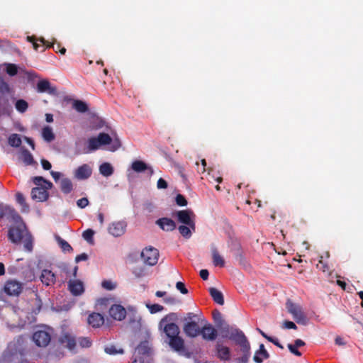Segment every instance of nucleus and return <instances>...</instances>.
<instances>
[{
	"label": "nucleus",
	"instance_id": "7c9ffc66",
	"mask_svg": "<svg viewBox=\"0 0 363 363\" xmlns=\"http://www.w3.org/2000/svg\"><path fill=\"white\" fill-rule=\"evenodd\" d=\"M100 173L104 177H109L113 173V168L111 164L104 162L99 167Z\"/></svg>",
	"mask_w": 363,
	"mask_h": 363
},
{
	"label": "nucleus",
	"instance_id": "20e7f679",
	"mask_svg": "<svg viewBox=\"0 0 363 363\" xmlns=\"http://www.w3.org/2000/svg\"><path fill=\"white\" fill-rule=\"evenodd\" d=\"M33 182L37 186L32 189V199L41 202L46 201L49 196L48 190L52 187V182L40 176L33 177Z\"/></svg>",
	"mask_w": 363,
	"mask_h": 363
},
{
	"label": "nucleus",
	"instance_id": "052dcab7",
	"mask_svg": "<svg viewBox=\"0 0 363 363\" xmlns=\"http://www.w3.org/2000/svg\"><path fill=\"white\" fill-rule=\"evenodd\" d=\"M283 325H284V328H286V329H294L295 330L297 328L296 324L292 321L285 320L284 322Z\"/></svg>",
	"mask_w": 363,
	"mask_h": 363
},
{
	"label": "nucleus",
	"instance_id": "603ef678",
	"mask_svg": "<svg viewBox=\"0 0 363 363\" xmlns=\"http://www.w3.org/2000/svg\"><path fill=\"white\" fill-rule=\"evenodd\" d=\"M175 201L179 206H186L188 203L186 198L182 194H177Z\"/></svg>",
	"mask_w": 363,
	"mask_h": 363
},
{
	"label": "nucleus",
	"instance_id": "79ce46f5",
	"mask_svg": "<svg viewBox=\"0 0 363 363\" xmlns=\"http://www.w3.org/2000/svg\"><path fill=\"white\" fill-rule=\"evenodd\" d=\"M178 230L180 234L185 238H189L191 236V228L186 225H179Z\"/></svg>",
	"mask_w": 363,
	"mask_h": 363
},
{
	"label": "nucleus",
	"instance_id": "5701e85b",
	"mask_svg": "<svg viewBox=\"0 0 363 363\" xmlns=\"http://www.w3.org/2000/svg\"><path fill=\"white\" fill-rule=\"evenodd\" d=\"M40 280L46 286L55 284L56 281L55 274L49 269H43L41 272Z\"/></svg>",
	"mask_w": 363,
	"mask_h": 363
},
{
	"label": "nucleus",
	"instance_id": "4c0bfd02",
	"mask_svg": "<svg viewBox=\"0 0 363 363\" xmlns=\"http://www.w3.org/2000/svg\"><path fill=\"white\" fill-rule=\"evenodd\" d=\"M55 239L64 252H72L73 250L72 247L66 240L61 238L59 235H56Z\"/></svg>",
	"mask_w": 363,
	"mask_h": 363
},
{
	"label": "nucleus",
	"instance_id": "58836bf2",
	"mask_svg": "<svg viewBox=\"0 0 363 363\" xmlns=\"http://www.w3.org/2000/svg\"><path fill=\"white\" fill-rule=\"evenodd\" d=\"M104 351L106 354L110 355H116L117 354H123L124 350L122 348H117L113 345H110L104 348Z\"/></svg>",
	"mask_w": 363,
	"mask_h": 363
},
{
	"label": "nucleus",
	"instance_id": "6ab92c4d",
	"mask_svg": "<svg viewBox=\"0 0 363 363\" xmlns=\"http://www.w3.org/2000/svg\"><path fill=\"white\" fill-rule=\"evenodd\" d=\"M217 357L222 361H228L230 359V350L227 346H224L218 342L216 345Z\"/></svg>",
	"mask_w": 363,
	"mask_h": 363
},
{
	"label": "nucleus",
	"instance_id": "c756f323",
	"mask_svg": "<svg viewBox=\"0 0 363 363\" xmlns=\"http://www.w3.org/2000/svg\"><path fill=\"white\" fill-rule=\"evenodd\" d=\"M72 107L79 113H86L89 110L86 103L81 100H74Z\"/></svg>",
	"mask_w": 363,
	"mask_h": 363
},
{
	"label": "nucleus",
	"instance_id": "49530a36",
	"mask_svg": "<svg viewBox=\"0 0 363 363\" xmlns=\"http://www.w3.org/2000/svg\"><path fill=\"white\" fill-rule=\"evenodd\" d=\"M101 286L104 289L108 290V291H111V290H113L114 289H116V284L111 281V280H104L101 282Z\"/></svg>",
	"mask_w": 363,
	"mask_h": 363
},
{
	"label": "nucleus",
	"instance_id": "4d7b16f0",
	"mask_svg": "<svg viewBox=\"0 0 363 363\" xmlns=\"http://www.w3.org/2000/svg\"><path fill=\"white\" fill-rule=\"evenodd\" d=\"M287 347H288V348H289V351H290L292 354H294V355L298 356V357L301 356V353L298 350V349H297L298 347H296V345H295L294 344V345H292V344H289V345H287Z\"/></svg>",
	"mask_w": 363,
	"mask_h": 363
},
{
	"label": "nucleus",
	"instance_id": "13d9d810",
	"mask_svg": "<svg viewBox=\"0 0 363 363\" xmlns=\"http://www.w3.org/2000/svg\"><path fill=\"white\" fill-rule=\"evenodd\" d=\"M168 186L167 182L162 178H160L157 182V187L158 189H167Z\"/></svg>",
	"mask_w": 363,
	"mask_h": 363
},
{
	"label": "nucleus",
	"instance_id": "72a5a7b5",
	"mask_svg": "<svg viewBox=\"0 0 363 363\" xmlns=\"http://www.w3.org/2000/svg\"><path fill=\"white\" fill-rule=\"evenodd\" d=\"M8 143L11 147H18L21 146L22 141L19 135L13 133L9 137Z\"/></svg>",
	"mask_w": 363,
	"mask_h": 363
},
{
	"label": "nucleus",
	"instance_id": "8fccbe9b",
	"mask_svg": "<svg viewBox=\"0 0 363 363\" xmlns=\"http://www.w3.org/2000/svg\"><path fill=\"white\" fill-rule=\"evenodd\" d=\"M236 260L239 262V264L245 267L248 265V263L242 255V252H238L235 255Z\"/></svg>",
	"mask_w": 363,
	"mask_h": 363
},
{
	"label": "nucleus",
	"instance_id": "5fc2aeb1",
	"mask_svg": "<svg viewBox=\"0 0 363 363\" xmlns=\"http://www.w3.org/2000/svg\"><path fill=\"white\" fill-rule=\"evenodd\" d=\"M176 288L179 290L182 294H186L188 293V290L186 288L184 284L182 281H178L176 284Z\"/></svg>",
	"mask_w": 363,
	"mask_h": 363
},
{
	"label": "nucleus",
	"instance_id": "473e14b6",
	"mask_svg": "<svg viewBox=\"0 0 363 363\" xmlns=\"http://www.w3.org/2000/svg\"><path fill=\"white\" fill-rule=\"evenodd\" d=\"M42 136L47 142H51L55 139V134L50 127L46 126L43 128Z\"/></svg>",
	"mask_w": 363,
	"mask_h": 363
},
{
	"label": "nucleus",
	"instance_id": "774afa93",
	"mask_svg": "<svg viewBox=\"0 0 363 363\" xmlns=\"http://www.w3.org/2000/svg\"><path fill=\"white\" fill-rule=\"evenodd\" d=\"M294 345H296V347H300L304 346L306 345V343L304 341H303L301 339H296L294 341Z\"/></svg>",
	"mask_w": 363,
	"mask_h": 363
},
{
	"label": "nucleus",
	"instance_id": "864d4df0",
	"mask_svg": "<svg viewBox=\"0 0 363 363\" xmlns=\"http://www.w3.org/2000/svg\"><path fill=\"white\" fill-rule=\"evenodd\" d=\"M89 200L86 197H84V198H82L80 199H79L77 201V205L78 207L81 208H84L85 207H86L88 205H89Z\"/></svg>",
	"mask_w": 363,
	"mask_h": 363
},
{
	"label": "nucleus",
	"instance_id": "a878e982",
	"mask_svg": "<svg viewBox=\"0 0 363 363\" xmlns=\"http://www.w3.org/2000/svg\"><path fill=\"white\" fill-rule=\"evenodd\" d=\"M269 357V354L268 352L265 350L264 345L261 344L259 345V349L255 352V354L253 357V360L256 363H262L264 359H268Z\"/></svg>",
	"mask_w": 363,
	"mask_h": 363
},
{
	"label": "nucleus",
	"instance_id": "aec40b11",
	"mask_svg": "<svg viewBox=\"0 0 363 363\" xmlns=\"http://www.w3.org/2000/svg\"><path fill=\"white\" fill-rule=\"evenodd\" d=\"M131 167L133 171L138 173L148 172V175L152 176L154 174L153 169L148 166L145 162L141 160H135L132 163Z\"/></svg>",
	"mask_w": 363,
	"mask_h": 363
},
{
	"label": "nucleus",
	"instance_id": "dca6fc26",
	"mask_svg": "<svg viewBox=\"0 0 363 363\" xmlns=\"http://www.w3.org/2000/svg\"><path fill=\"white\" fill-rule=\"evenodd\" d=\"M109 314L113 319L122 320L125 318L126 311L121 305L114 304L110 308Z\"/></svg>",
	"mask_w": 363,
	"mask_h": 363
},
{
	"label": "nucleus",
	"instance_id": "338daca9",
	"mask_svg": "<svg viewBox=\"0 0 363 363\" xmlns=\"http://www.w3.org/2000/svg\"><path fill=\"white\" fill-rule=\"evenodd\" d=\"M50 174L52 175V178L54 179V180L55 182H57L60 179V176H61V173L60 172H55V171H51L50 172Z\"/></svg>",
	"mask_w": 363,
	"mask_h": 363
},
{
	"label": "nucleus",
	"instance_id": "680f3d73",
	"mask_svg": "<svg viewBox=\"0 0 363 363\" xmlns=\"http://www.w3.org/2000/svg\"><path fill=\"white\" fill-rule=\"evenodd\" d=\"M164 302L167 304L174 305V304L178 303L179 301L173 296H169V297H166L164 299Z\"/></svg>",
	"mask_w": 363,
	"mask_h": 363
},
{
	"label": "nucleus",
	"instance_id": "4be33fe9",
	"mask_svg": "<svg viewBox=\"0 0 363 363\" xmlns=\"http://www.w3.org/2000/svg\"><path fill=\"white\" fill-rule=\"evenodd\" d=\"M37 91L39 93L48 92L50 94H53L56 93L57 89L51 86V84L48 79H42L37 84Z\"/></svg>",
	"mask_w": 363,
	"mask_h": 363
},
{
	"label": "nucleus",
	"instance_id": "7ed1b4c3",
	"mask_svg": "<svg viewBox=\"0 0 363 363\" xmlns=\"http://www.w3.org/2000/svg\"><path fill=\"white\" fill-rule=\"evenodd\" d=\"M163 331L169 339V347L176 352L184 350V340L179 336L180 330L176 323H166L162 325Z\"/></svg>",
	"mask_w": 363,
	"mask_h": 363
},
{
	"label": "nucleus",
	"instance_id": "f257e3e1",
	"mask_svg": "<svg viewBox=\"0 0 363 363\" xmlns=\"http://www.w3.org/2000/svg\"><path fill=\"white\" fill-rule=\"evenodd\" d=\"M213 319L216 328L219 330L223 338H228L233 341L240 347L242 352L241 357L235 359L237 363H248L250 357V344L244 333L237 328H233L228 324L223 318L221 313L215 309L212 312Z\"/></svg>",
	"mask_w": 363,
	"mask_h": 363
},
{
	"label": "nucleus",
	"instance_id": "c85d7f7f",
	"mask_svg": "<svg viewBox=\"0 0 363 363\" xmlns=\"http://www.w3.org/2000/svg\"><path fill=\"white\" fill-rule=\"evenodd\" d=\"M177 320V314L176 313H170L162 318L159 323V327L162 328V325L166 323H175L174 322H176Z\"/></svg>",
	"mask_w": 363,
	"mask_h": 363
},
{
	"label": "nucleus",
	"instance_id": "bf43d9fd",
	"mask_svg": "<svg viewBox=\"0 0 363 363\" xmlns=\"http://www.w3.org/2000/svg\"><path fill=\"white\" fill-rule=\"evenodd\" d=\"M322 258L323 257H321V259L319 260V263L317 264V267L322 270L323 272H325L329 270V268L328 266L322 261Z\"/></svg>",
	"mask_w": 363,
	"mask_h": 363
},
{
	"label": "nucleus",
	"instance_id": "b1692460",
	"mask_svg": "<svg viewBox=\"0 0 363 363\" xmlns=\"http://www.w3.org/2000/svg\"><path fill=\"white\" fill-rule=\"evenodd\" d=\"M156 224L165 231H172L176 228L175 222L169 218H160L156 221Z\"/></svg>",
	"mask_w": 363,
	"mask_h": 363
},
{
	"label": "nucleus",
	"instance_id": "f03ea898",
	"mask_svg": "<svg viewBox=\"0 0 363 363\" xmlns=\"http://www.w3.org/2000/svg\"><path fill=\"white\" fill-rule=\"evenodd\" d=\"M8 239L12 243L16 245L23 242L25 250L28 252L33 251V236L27 230L26 225L23 223L9 228L8 230Z\"/></svg>",
	"mask_w": 363,
	"mask_h": 363
},
{
	"label": "nucleus",
	"instance_id": "09e8293b",
	"mask_svg": "<svg viewBox=\"0 0 363 363\" xmlns=\"http://www.w3.org/2000/svg\"><path fill=\"white\" fill-rule=\"evenodd\" d=\"M13 354L11 352L6 351L0 359V363H9L13 360Z\"/></svg>",
	"mask_w": 363,
	"mask_h": 363
},
{
	"label": "nucleus",
	"instance_id": "2f4dec72",
	"mask_svg": "<svg viewBox=\"0 0 363 363\" xmlns=\"http://www.w3.org/2000/svg\"><path fill=\"white\" fill-rule=\"evenodd\" d=\"M12 92H13L12 88L4 79V78L0 75V94L2 95L11 94Z\"/></svg>",
	"mask_w": 363,
	"mask_h": 363
},
{
	"label": "nucleus",
	"instance_id": "f704fd0d",
	"mask_svg": "<svg viewBox=\"0 0 363 363\" xmlns=\"http://www.w3.org/2000/svg\"><path fill=\"white\" fill-rule=\"evenodd\" d=\"M15 108L21 113H25L28 108V104L24 99H18L15 103Z\"/></svg>",
	"mask_w": 363,
	"mask_h": 363
},
{
	"label": "nucleus",
	"instance_id": "c03bdc74",
	"mask_svg": "<svg viewBox=\"0 0 363 363\" xmlns=\"http://www.w3.org/2000/svg\"><path fill=\"white\" fill-rule=\"evenodd\" d=\"M4 65L6 66V72L9 76L13 77L17 74L18 67L16 65L12 63H5Z\"/></svg>",
	"mask_w": 363,
	"mask_h": 363
},
{
	"label": "nucleus",
	"instance_id": "37998d69",
	"mask_svg": "<svg viewBox=\"0 0 363 363\" xmlns=\"http://www.w3.org/2000/svg\"><path fill=\"white\" fill-rule=\"evenodd\" d=\"M28 41L33 43V48L38 51L39 50V48L41 46L38 42H40L43 45H45V41L43 38L36 39L34 36H28L27 37Z\"/></svg>",
	"mask_w": 363,
	"mask_h": 363
},
{
	"label": "nucleus",
	"instance_id": "f3484780",
	"mask_svg": "<svg viewBox=\"0 0 363 363\" xmlns=\"http://www.w3.org/2000/svg\"><path fill=\"white\" fill-rule=\"evenodd\" d=\"M68 289L70 293L75 296L82 295L84 291L83 282L80 280H69Z\"/></svg>",
	"mask_w": 363,
	"mask_h": 363
},
{
	"label": "nucleus",
	"instance_id": "bb28decb",
	"mask_svg": "<svg viewBox=\"0 0 363 363\" xmlns=\"http://www.w3.org/2000/svg\"><path fill=\"white\" fill-rule=\"evenodd\" d=\"M208 291L214 302L220 306L224 304V297L221 291L214 287L209 288Z\"/></svg>",
	"mask_w": 363,
	"mask_h": 363
},
{
	"label": "nucleus",
	"instance_id": "3c124183",
	"mask_svg": "<svg viewBox=\"0 0 363 363\" xmlns=\"http://www.w3.org/2000/svg\"><path fill=\"white\" fill-rule=\"evenodd\" d=\"M79 345L82 347L88 348L91 345V341L89 337H80L79 338Z\"/></svg>",
	"mask_w": 363,
	"mask_h": 363
},
{
	"label": "nucleus",
	"instance_id": "e433bc0d",
	"mask_svg": "<svg viewBox=\"0 0 363 363\" xmlns=\"http://www.w3.org/2000/svg\"><path fill=\"white\" fill-rule=\"evenodd\" d=\"M100 146L98 138H91L88 140V150L85 152L87 153L96 150Z\"/></svg>",
	"mask_w": 363,
	"mask_h": 363
},
{
	"label": "nucleus",
	"instance_id": "cd10ccee",
	"mask_svg": "<svg viewBox=\"0 0 363 363\" xmlns=\"http://www.w3.org/2000/svg\"><path fill=\"white\" fill-rule=\"evenodd\" d=\"M60 184L61 191L65 194H69L73 189L72 182L69 178L61 179Z\"/></svg>",
	"mask_w": 363,
	"mask_h": 363
},
{
	"label": "nucleus",
	"instance_id": "69168bd1",
	"mask_svg": "<svg viewBox=\"0 0 363 363\" xmlns=\"http://www.w3.org/2000/svg\"><path fill=\"white\" fill-rule=\"evenodd\" d=\"M209 272L207 269H201L200 271V277L203 279L206 280L208 278Z\"/></svg>",
	"mask_w": 363,
	"mask_h": 363
},
{
	"label": "nucleus",
	"instance_id": "412c9836",
	"mask_svg": "<svg viewBox=\"0 0 363 363\" xmlns=\"http://www.w3.org/2000/svg\"><path fill=\"white\" fill-rule=\"evenodd\" d=\"M59 342L70 350H74L76 346L75 338L68 333H64L60 335Z\"/></svg>",
	"mask_w": 363,
	"mask_h": 363
},
{
	"label": "nucleus",
	"instance_id": "ddd939ff",
	"mask_svg": "<svg viewBox=\"0 0 363 363\" xmlns=\"http://www.w3.org/2000/svg\"><path fill=\"white\" fill-rule=\"evenodd\" d=\"M205 340H215L218 336L217 330L210 323L204 325L201 328V334Z\"/></svg>",
	"mask_w": 363,
	"mask_h": 363
},
{
	"label": "nucleus",
	"instance_id": "ea45409f",
	"mask_svg": "<svg viewBox=\"0 0 363 363\" xmlns=\"http://www.w3.org/2000/svg\"><path fill=\"white\" fill-rule=\"evenodd\" d=\"M22 160L26 165H31L34 162L33 157L28 150L22 151Z\"/></svg>",
	"mask_w": 363,
	"mask_h": 363
},
{
	"label": "nucleus",
	"instance_id": "2eb2a0df",
	"mask_svg": "<svg viewBox=\"0 0 363 363\" xmlns=\"http://www.w3.org/2000/svg\"><path fill=\"white\" fill-rule=\"evenodd\" d=\"M126 223L123 221L112 223L108 227V233L114 237H119L125 232Z\"/></svg>",
	"mask_w": 363,
	"mask_h": 363
},
{
	"label": "nucleus",
	"instance_id": "a211bd4d",
	"mask_svg": "<svg viewBox=\"0 0 363 363\" xmlns=\"http://www.w3.org/2000/svg\"><path fill=\"white\" fill-rule=\"evenodd\" d=\"M87 323L94 328H98L104 323V317L99 313L93 312L87 318Z\"/></svg>",
	"mask_w": 363,
	"mask_h": 363
},
{
	"label": "nucleus",
	"instance_id": "4468645a",
	"mask_svg": "<svg viewBox=\"0 0 363 363\" xmlns=\"http://www.w3.org/2000/svg\"><path fill=\"white\" fill-rule=\"evenodd\" d=\"M91 174V167L87 164H84L74 170V176L79 180H85L89 178Z\"/></svg>",
	"mask_w": 363,
	"mask_h": 363
},
{
	"label": "nucleus",
	"instance_id": "6e6d98bb",
	"mask_svg": "<svg viewBox=\"0 0 363 363\" xmlns=\"http://www.w3.org/2000/svg\"><path fill=\"white\" fill-rule=\"evenodd\" d=\"M26 75L28 81H34L36 78H39V75L34 71H28Z\"/></svg>",
	"mask_w": 363,
	"mask_h": 363
},
{
	"label": "nucleus",
	"instance_id": "de8ad7c7",
	"mask_svg": "<svg viewBox=\"0 0 363 363\" xmlns=\"http://www.w3.org/2000/svg\"><path fill=\"white\" fill-rule=\"evenodd\" d=\"M147 307L148 308L150 312L152 314L160 312L164 309L162 306L157 303L147 305Z\"/></svg>",
	"mask_w": 363,
	"mask_h": 363
},
{
	"label": "nucleus",
	"instance_id": "423d86ee",
	"mask_svg": "<svg viewBox=\"0 0 363 363\" xmlns=\"http://www.w3.org/2000/svg\"><path fill=\"white\" fill-rule=\"evenodd\" d=\"M159 251L153 247H146L141 252V259L143 262L149 266L155 265L159 259Z\"/></svg>",
	"mask_w": 363,
	"mask_h": 363
},
{
	"label": "nucleus",
	"instance_id": "9b49d317",
	"mask_svg": "<svg viewBox=\"0 0 363 363\" xmlns=\"http://www.w3.org/2000/svg\"><path fill=\"white\" fill-rule=\"evenodd\" d=\"M185 335L189 337H196L201 334V328L196 321H187L183 326Z\"/></svg>",
	"mask_w": 363,
	"mask_h": 363
},
{
	"label": "nucleus",
	"instance_id": "f8f14e48",
	"mask_svg": "<svg viewBox=\"0 0 363 363\" xmlns=\"http://www.w3.org/2000/svg\"><path fill=\"white\" fill-rule=\"evenodd\" d=\"M6 217L14 221H18L21 219L17 211L11 206H0V219Z\"/></svg>",
	"mask_w": 363,
	"mask_h": 363
},
{
	"label": "nucleus",
	"instance_id": "6e6552de",
	"mask_svg": "<svg viewBox=\"0 0 363 363\" xmlns=\"http://www.w3.org/2000/svg\"><path fill=\"white\" fill-rule=\"evenodd\" d=\"M178 221L191 228L195 231L194 213L191 210H181L177 212Z\"/></svg>",
	"mask_w": 363,
	"mask_h": 363
},
{
	"label": "nucleus",
	"instance_id": "9d476101",
	"mask_svg": "<svg viewBox=\"0 0 363 363\" xmlns=\"http://www.w3.org/2000/svg\"><path fill=\"white\" fill-rule=\"evenodd\" d=\"M33 340L38 347H46L50 342V334L45 331L39 330L33 335Z\"/></svg>",
	"mask_w": 363,
	"mask_h": 363
},
{
	"label": "nucleus",
	"instance_id": "0e129e2a",
	"mask_svg": "<svg viewBox=\"0 0 363 363\" xmlns=\"http://www.w3.org/2000/svg\"><path fill=\"white\" fill-rule=\"evenodd\" d=\"M88 259V255L86 253H82L75 257V262H79Z\"/></svg>",
	"mask_w": 363,
	"mask_h": 363
},
{
	"label": "nucleus",
	"instance_id": "c9c22d12",
	"mask_svg": "<svg viewBox=\"0 0 363 363\" xmlns=\"http://www.w3.org/2000/svg\"><path fill=\"white\" fill-rule=\"evenodd\" d=\"M16 201L22 206V212L27 213L29 211V206L26 203V199L23 194L18 192L16 194Z\"/></svg>",
	"mask_w": 363,
	"mask_h": 363
},
{
	"label": "nucleus",
	"instance_id": "39448f33",
	"mask_svg": "<svg viewBox=\"0 0 363 363\" xmlns=\"http://www.w3.org/2000/svg\"><path fill=\"white\" fill-rule=\"evenodd\" d=\"M131 363H152V348L147 340L142 341L136 347Z\"/></svg>",
	"mask_w": 363,
	"mask_h": 363
},
{
	"label": "nucleus",
	"instance_id": "393cba45",
	"mask_svg": "<svg viewBox=\"0 0 363 363\" xmlns=\"http://www.w3.org/2000/svg\"><path fill=\"white\" fill-rule=\"evenodd\" d=\"M211 248L213 264L216 267H223L225 265V261L223 258L220 255L217 247L214 245H211Z\"/></svg>",
	"mask_w": 363,
	"mask_h": 363
},
{
	"label": "nucleus",
	"instance_id": "0eeeda50",
	"mask_svg": "<svg viewBox=\"0 0 363 363\" xmlns=\"http://www.w3.org/2000/svg\"><path fill=\"white\" fill-rule=\"evenodd\" d=\"M286 306L288 312L293 315L294 319L298 323L305 324L306 323V317L303 312L301 306L288 300L286 303Z\"/></svg>",
	"mask_w": 363,
	"mask_h": 363
},
{
	"label": "nucleus",
	"instance_id": "a19ab883",
	"mask_svg": "<svg viewBox=\"0 0 363 363\" xmlns=\"http://www.w3.org/2000/svg\"><path fill=\"white\" fill-rule=\"evenodd\" d=\"M97 138L100 145H109L112 141L111 136L105 133H100Z\"/></svg>",
	"mask_w": 363,
	"mask_h": 363
},
{
	"label": "nucleus",
	"instance_id": "a18cd8bd",
	"mask_svg": "<svg viewBox=\"0 0 363 363\" xmlns=\"http://www.w3.org/2000/svg\"><path fill=\"white\" fill-rule=\"evenodd\" d=\"M94 231L91 229H87L82 233V238L90 244L94 243Z\"/></svg>",
	"mask_w": 363,
	"mask_h": 363
},
{
	"label": "nucleus",
	"instance_id": "1a4fd4ad",
	"mask_svg": "<svg viewBox=\"0 0 363 363\" xmlns=\"http://www.w3.org/2000/svg\"><path fill=\"white\" fill-rule=\"evenodd\" d=\"M4 291L9 296H18L23 291V284L15 279H9L5 282Z\"/></svg>",
	"mask_w": 363,
	"mask_h": 363
},
{
	"label": "nucleus",
	"instance_id": "e2e57ef3",
	"mask_svg": "<svg viewBox=\"0 0 363 363\" xmlns=\"http://www.w3.org/2000/svg\"><path fill=\"white\" fill-rule=\"evenodd\" d=\"M41 164L45 170H50L52 167L51 163L48 160L45 159H43L41 160Z\"/></svg>",
	"mask_w": 363,
	"mask_h": 363
}]
</instances>
